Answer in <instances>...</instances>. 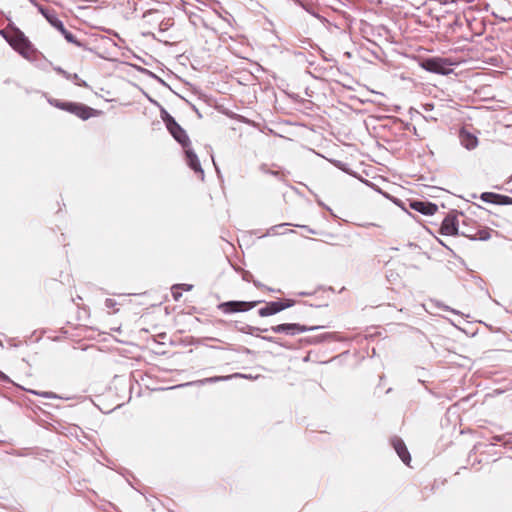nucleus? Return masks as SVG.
Returning <instances> with one entry per match:
<instances>
[{"label":"nucleus","instance_id":"obj_28","mask_svg":"<svg viewBox=\"0 0 512 512\" xmlns=\"http://www.w3.org/2000/svg\"><path fill=\"white\" fill-rule=\"evenodd\" d=\"M260 169H261V171H263L266 174H269V175H272L275 177L279 176V171L271 170V169L267 168V165H265V164H262Z\"/></svg>","mask_w":512,"mask_h":512},{"label":"nucleus","instance_id":"obj_20","mask_svg":"<svg viewBox=\"0 0 512 512\" xmlns=\"http://www.w3.org/2000/svg\"><path fill=\"white\" fill-rule=\"evenodd\" d=\"M507 435H508L507 433L503 434V435H494L492 437V441H493L492 444L494 445L495 443L501 442L505 448H510L511 449L512 448V441L511 440H505V437Z\"/></svg>","mask_w":512,"mask_h":512},{"label":"nucleus","instance_id":"obj_33","mask_svg":"<svg viewBox=\"0 0 512 512\" xmlns=\"http://www.w3.org/2000/svg\"><path fill=\"white\" fill-rule=\"evenodd\" d=\"M299 343H300V345H302V346H304V345H313V344H312V337H311V336H308V337L300 338V339H299Z\"/></svg>","mask_w":512,"mask_h":512},{"label":"nucleus","instance_id":"obj_16","mask_svg":"<svg viewBox=\"0 0 512 512\" xmlns=\"http://www.w3.org/2000/svg\"><path fill=\"white\" fill-rule=\"evenodd\" d=\"M234 327L238 332L256 337H259L258 333H265L269 331L268 328L255 327L238 321L235 322Z\"/></svg>","mask_w":512,"mask_h":512},{"label":"nucleus","instance_id":"obj_21","mask_svg":"<svg viewBox=\"0 0 512 512\" xmlns=\"http://www.w3.org/2000/svg\"><path fill=\"white\" fill-rule=\"evenodd\" d=\"M259 337L264 340V341H267V342H271V343H275L283 348H286V349H290L291 346L287 345L285 342H282L280 338H277V337H274V336H260Z\"/></svg>","mask_w":512,"mask_h":512},{"label":"nucleus","instance_id":"obj_30","mask_svg":"<svg viewBox=\"0 0 512 512\" xmlns=\"http://www.w3.org/2000/svg\"><path fill=\"white\" fill-rule=\"evenodd\" d=\"M242 279L246 282H252L254 277H253V274L248 271V270H243L242 271Z\"/></svg>","mask_w":512,"mask_h":512},{"label":"nucleus","instance_id":"obj_54","mask_svg":"<svg viewBox=\"0 0 512 512\" xmlns=\"http://www.w3.org/2000/svg\"><path fill=\"white\" fill-rule=\"evenodd\" d=\"M208 339H209V340H213V341H220L219 339H217V338H213V337H210V338H208Z\"/></svg>","mask_w":512,"mask_h":512},{"label":"nucleus","instance_id":"obj_55","mask_svg":"<svg viewBox=\"0 0 512 512\" xmlns=\"http://www.w3.org/2000/svg\"><path fill=\"white\" fill-rule=\"evenodd\" d=\"M29 1H30L32 4H34V5H38V4H37V2H36V0H29Z\"/></svg>","mask_w":512,"mask_h":512},{"label":"nucleus","instance_id":"obj_35","mask_svg":"<svg viewBox=\"0 0 512 512\" xmlns=\"http://www.w3.org/2000/svg\"><path fill=\"white\" fill-rule=\"evenodd\" d=\"M180 285V289H183L185 291H190L192 290L193 288V285L192 284H179Z\"/></svg>","mask_w":512,"mask_h":512},{"label":"nucleus","instance_id":"obj_49","mask_svg":"<svg viewBox=\"0 0 512 512\" xmlns=\"http://www.w3.org/2000/svg\"><path fill=\"white\" fill-rule=\"evenodd\" d=\"M503 21H507V22H511L512 23V17L506 19V18H502Z\"/></svg>","mask_w":512,"mask_h":512},{"label":"nucleus","instance_id":"obj_23","mask_svg":"<svg viewBox=\"0 0 512 512\" xmlns=\"http://www.w3.org/2000/svg\"><path fill=\"white\" fill-rule=\"evenodd\" d=\"M278 301L282 311L290 307H293L297 303V301L292 298L278 299Z\"/></svg>","mask_w":512,"mask_h":512},{"label":"nucleus","instance_id":"obj_12","mask_svg":"<svg viewBox=\"0 0 512 512\" xmlns=\"http://www.w3.org/2000/svg\"><path fill=\"white\" fill-rule=\"evenodd\" d=\"M479 199L485 203L499 206L512 205V197L495 192H482L479 195Z\"/></svg>","mask_w":512,"mask_h":512},{"label":"nucleus","instance_id":"obj_2","mask_svg":"<svg viewBox=\"0 0 512 512\" xmlns=\"http://www.w3.org/2000/svg\"><path fill=\"white\" fill-rule=\"evenodd\" d=\"M451 62L448 59L439 56H427L423 57L419 61V66L427 72L449 75L453 72L451 68Z\"/></svg>","mask_w":512,"mask_h":512},{"label":"nucleus","instance_id":"obj_25","mask_svg":"<svg viewBox=\"0 0 512 512\" xmlns=\"http://www.w3.org/2000/svg\"><path fill=\"white\" fill-rule=\"evenodd\" d=\"M70 81H72L77 86L88 87L86 81L82 80L76 73L72 74Z\"/></svg>","mask_w":512,"mask_h":512},{"label":"nucleus","instance_id":"obj_43","mask_svg":"<svg viewBox=\"0 0 512 512\" xmlns=\"http://www.w3.org/2000/svg\"><path fill=\"white\" fill-rule=\"evenodd\" d=\"M313 294V292H306V291H302V292H299L298 293V296H311Z\"/></svg>","mask_w":512,"mask_h":512},{"label":"nucleus","instance_id":"obj_19","mask_svg":"<svg viewBox=\"0 0 512 512\" xmlns=\"http://www.w3.org/2000/svg\"><path fill=\"white\" fill-rule=\"evenodd\" d=\"M461 235L465 236L473 241H475V240L487 241L491 237L489 228L480 229L477 231L476 234H465L464 232H461Z\"/></svg>","mask_w":512,"mask_h":512},{"label":"nucleus","instance_id":"obj_41","mask_svg":"<svg viewBox=\"0 0 512 512\" xmlns=\"http://www.w3.org/2000/svg\"><path fill=\"white\" fill-rule=\"evenodd\" d=\"M301 228L305 229L307 232L311 234H317V232L314 229L310 228L309 226L303 225L301 226Z\"/></svg>","mask_w":512,"mask_h":512},{"label":"nucleus","instance_id":"obj_9","mask_svg":"<svg viewBox=\"0 0 512 512\" xmlns=\"http://www.w3.org/2000/svg\"><path fill=\"white\" fill-rule=\"evenodd\" d=\"M407 202L410 209L425 216H432L438 210V206L428 200L413 198L408 199Z\"/></svg>","mask_w":512,"mask_h":512},{"label":"nucleus","instance_id":"obj_17","mask_svg":"<svg viewBox=\"0 0 512 512\" xmlns=\"http://www.w3.org/2000/svg\"><path fill=\"white\" fill-rule=\"evenodd\" d=\"M131 59H136V60H141L140 57H138L135 53H133L131 50H130V60ZM129 66H130V70L131 69H136L137 71L141 72L142 74H145V75H148L149 77H152L154 79H157L158 81H160L162 84L166 85V83L161 79L159 78L157 75H155L153 72H151L150 70L146 69V68H142L140 67L138 64L136 63H133L130 61L129 63Z\"/></svg>","mask_w":512,"mask_h":512},{"label":"nucleus","instance_id":"obj_45","mask_svg":"<svg viewBox=\"0 0 512 512\" xmlns=\"http://www.w3.org/2000/svg\"><path fill=\"white\" fill-rule=\"evenodd\" d=\"M424 107L426 111H430L433 109L434 105L431 103H426Z\"/></svg>","mask_w":512,"mask_h":512},{"label":"nucleus","instance_id":"obj_10","mask_svg":"<svg viewBox=\"0 0 512 512\" xmlns=\"http://www.w3.org/2000/svg\"><path fill=\"white\" fill-rule=\"evenodd\" d=\"M185 156V162L187 166L196 174L200 176L201 180H204L205 173L201 166L200 160L195 153L194 149L191 147V144L187 147H182Z\"/></svg>","mask_w":512,"mask_h":512},{"label":"nucleus","instance_id":"obj_6","mask_svg":"<svg viewBox=\"0 0 512 512\" xmlns=\"http://www.w3.org/2000/svg\"><path fill=\"white\" fill-rule=\"evenodd\" d=\"M264 302V300H253V301H238L230 300L221 302L217 305V309L224 314H233L238 312H247L255 308L257 305Z\"/></svg>","mask_w":512,"mask_h":512},{"label":"nucleus","instance_id":"obj_14","mask_svg":"<svg viewBox=\"0 0 512 512\" xmlns=\"http://www.w3.org/2000/svg\"><path fill=\"white\" fill-rule=\"evenodd\" d=\"M459 140L461 145L467 150H473L478 146L479 140L477 136L469 132L465 128H461L459 131Z\"/></svg>","mask_w":512,"mask_h":512},{"label":"nucleus","instance_id":"obj_58","mask_svg":"<svg viewBox=\"0 0 512 512\" xmlns=\"http://www.w3.org/2000/svg\"><path fill=\"white\" fill-rule=\"evenodd\" d=\"M129 486L131 487V489H133V490L135 489L134 486H132L131 482L129 483Z\"/></svg>","mask_w":512,"mask_h":512},{"label":"nucleus","instance_id":"obj_53","mask_svg":"<svg viewBox=\"0 0 512 512\" xmlns=\"http://www.w3.org/2000/svg\"><path fill=\"white\" fill-rule=\"evenodd\" d=\"M471 197L474 199L479 198V196H477L475 193L471 194Z\"/></svg>","mask_w":512,"mask_h":512},{"label":"nucleus","instance_id":"obj_11","mask_svg":"<svg viewBox=\"0 0 512 512\" xmlns=\"http://www.w3.org/2000/svg\"><path fill=\"white\" fill-rule=\"evenodd\" d=\"M232 378H250V376L242 373H234L226 376H211L204 379L187 382L182 386H204L206 384H215L218 382L228 381Z\"/></svg>","mask_w":512,"mask_h":512},{"label":"nucleus","instance_id":"obj_22","mask_svg":"<svg viewBox=\"0 0 512 512\" xmlns=\"http://www.w3.org/2000/svg\"><path fill=\"white\" fill-rule=\"evenodd\" d=\"M130 500H132L135 503H140L142 501H145V502L148 501L147 497L142 492H140L138 489H134L133 492H130Z\"/></svg>","mask_w":512,"mask_h":512},{"label":"nucleus","instance_id":"obj_46","mask_svg":"<svg viewBox=\"0 0 512 512\" xmlns=\"http://www.w3.org/2000/svg\"><path fill=\"white\" fill-rule=\"evenodd\" d=\"M54 70H55L57 73H59L60 75H61L62 73H64V71H65V70H64V69H62L61 67H55V68H54Z\"/></svg>","mask_w":512,"mask_h":512},{"label":"nucleus","instance_id":"obj_1","mask_svg":"<svg viewBox=\"0 0 512 512\" xmlns=\"http://www.w3.org/2000/svg\"><path fill=\"white\" fill-rule=\"evenodd\" d=\"M160 118L163 121L169 134L181 147H187L191 144L190 138L186 130L163 107L160 108Z\"/></svg>","mask_w":512,"mask_h":512},{"label":"nucleus","instance_id":"obj_60","mask_svg":"<svg viewBox=\"0 0 512 512\" xmlns=\"http://www.w3.org/2000/svg\"><path fill=\"white\" fill-rule=\"evenodd\" d=\"M507 434H508L509 436H512V432H508Z\"/></svg>","mask_w":512,"mask_h":512},{"label":"nucleus","instance_id":"obj_34","mask_svg":"<svg viewBox=\"0 0 512 512\" xmlns=\"http://www.w3.org/2000/svg\"><path fill=\"white\" fill-rule=\"evenodd\" d=\"M311 47L315 48V49L320 53V55L322 56V58H323L325 61H327V62H328V61H330V59H328V58L324 55V54H325V52L323 51V49H322V48H320L317 44H313V45H311Z\"/></svg>","mask_w":512,"mask_h":512},{"label":"nucleus","instance_id":"obj_7","mask_svg":"<svg viewBox=\"0 0 512 512\" xmlns=\"http://www.w3.org/2000/svg\"><path fill=\"white\" fill-rule=\"evenodd\" d=\"M439 233L446 236H457L461 235L459 231V221L457 217V211L453 210L449 212L441 222Z\"/></svg>","mask_w":512,"mask_h":512},{"label":"nucleus","instance_id":"obj_5","mask_svg":"<svg viewBox=\"0 0 512 512\" xmlns=\"http://www.w3.org/2000/svg\"><path fill=\"white\" fill-rule=\"evenodd\" d=\"M38 10L45 17V19L64 36V38L69 43L81 46V43L78 42L76 36L64 27L63 22L57 17V14L54 10L44 8L43 6H38Z\"/></svg>","mask_w":512,"mask_h":512},{"label":"nucleus","instance_id":"obj_39","mask_svg":"<svg viewBox=\"0 0 512 512\" xmlns=\"http://www.w3.org/2000/svg\"><path fill=\"white\" fill-rule=\"evenodd\" d=\"M317 203L319 206L323 207L324 209L332 213V209L329 206L325 205V203H323L321 200H317Z\"/></svg>","mask_w":512,"mask_h":512},{"label":"nucleus","instance_id":"obj_52","mask_svg":"<svg viewBox=\"0 0 512 512\" xmlns=\"http://www.w3.org/2000/svg\"><path fill=\"white\" fill-rule=\"evenodd\" d=\"M244 352L249 354V353H251V350L248 348H244Z\"/></svg>","mask_w":512,"mask_h":512},{"label":"nucleus","instance_id":"obj_50","mask_svg":"<svg viewBox=\"0 0 512 512\" xmlns=\"http://www.w3.org/2000/svg\"><path fill=\"white\" fill-rule=\"evenodd\" d=\"M193 109L198 113L199 117H201V114L199 113L198 109L196 108V106H193Z\"/></svg>","mask_w":512,"mask_h":512},{"label":"nucleus","instance_id":"obj_56","mask_svg":"<svg viewBox=\"0 0 512 512\" xmlns=\"http://www.w3.org/2000/svg\"><path fill=\"white\" fill-rule=\"evenodd\" d=\"M438 241H439V243H440L441 245H443V246L447 247V246L444 244V242H443V241H441V240H438Z\"/></svg>","mask_w":512,"mask_h":512},{"label":"nucleus","instance_id":"obj_29","mask_svg":"<svg viewBox=\"0 0 512 512\" xmlns=\"http://www.w3.org/2000/svg\"><path fill=\"white\" fill-rule=\"evenodd\" d=\"M394 204H396L398 207H400L402 210L407 211L406 203L403 202L401 199L396 197H391Z\"/></svg>","mask_w":512,"mask_h":512},{"label":"nucleus","instance_id":"obj_3","mask_svg":"<svg viewBox=\"0 0 512 512\" xmlns=\"http://www.w3.org/2000/svg\"><path fill=\"white\" fill-rule=\"evenodd\" d=\"M1 34L23 57H29V53L33 50L32 44L20 29L13 28L11 34L1 31Z\"/></svg>","mask_w":512,"mask_h":512},{"label":"nucleus","instance_id":"obj_13","mask_svg":"<svg viewBox=\"0 0 512 512\" xmlns=\"http://www.w3.org/2000/svg\"><path fill=\"white\" fill-rule=\"evenodd\" d=\"M390 444L397 453V455L399 456V458L402 460V462L408 465L411 461V455L403 439L398 436H393L390 439Z\"/></svg>","mask_w":512,"mask_h":512},{"label":"nucleus","instance_id":"obj_48","mask_svg":"<svg viewBox=\"0 0 512 512\" xmlns=\"http://www.w3.org/2000/svg\"><path fill=\"white\" fill-rule=\"evenodd\" d=\"M411 131L414 133V134H417V129L415 126L412 125L411 127Z\"/></svg>","mask_w":512,"mask_h":512},{"label":"nucleus","instance_id":"obj_36","mask_svg":"<svg viewBox=\"0 0 512 512\" xmlns=\"http://www.w3.org/2000/svg\"><path fill=\"white\" fill-rule=\"evenodd\" d=\"M0 380L3 382H7V383L11 382L10 378L1 371H0Z\"/></svg>","mask_w":512,"mask_h":512},{"label":"nucleus","instance_id":"obj_15","mask_svg":"<svg viewBox=\"0 0 512 512\" xmlns=\"http://www.w3.org/2000/svg\"><path fill=\"white\" fill-rule=\"evenodd\" d=\"M265 305L258 309V315L260 317H269L278 314L281 312V307L278 300L263 302Z\"/></svg>","mask_w":512,"mask_h":512},{"label":"nucleus","instance_id":"obj_26","mask_svg":"<svg viewBox=\"0 0 512 512\" xmlns=\"http://www.w3.org/2000/svg\"><path fill=\"white\" fill-rule=\"evenodd\" d=\"M48 102H49V104H51L52 106H54V107H56V108H58V109H61V110H63L64 108H66V107H65V105H66V103H67V102L60 101V100H58V99H54V98H49V99H48Z\"/></svg>","mask_w":512,"mask_h":512},{"label":"nucleus","instance_id":"obj_42","mask_svg":"<svg viewBox=\"0 0 512 512\" xmlns=\"http://www.w3.org/2000/svg\"><path fill=\"white\" fill-rule=\"evenodd\" d=\"M303 305H304V307L301 310L298 311L299 315H305L306 312H307V309H306L307 303L303 302Z\"/></svg>","mask_w":512,"mask_h":512},{"label":"nucleus","instance_id":"obj_8","mask_svg":"<svg viewBox=\"0 0 512 512\" xmlns=\"http://www.w3.org/2000/svg\"><path fill=\"white\" fill-rule=\"evenodd\" d=\"M64 111H67L71 114L76 115L82 120H87L91 117L97 116L100 114V111L93 109L87 105L77 102H67L65 105Z\"/></svg>","mask_w":512,"mask_h":512},{"label":"nucleus","instance_id":"obj_38","mask_svg":"<svg viewBox=\"0 0 512 512\" xmlns=\"http://www.w3.org/2000/svg\"><path fill=\"white\" fill-rule=\"evenodd\" d=\"M156 12H157L156 10H152V9L147 10V11H145V12L143 13L142 18H147L148 16H150V15H152V14L156 13Z\"/></svg>","mask_w":512,"mask_h":512},{"label":"nucleus","instance_id":"obj_44","mask_svg":"<svg viewBox=\"0 0 512 512\" xmlns=\"http://www.w3.org/2000/svg\"><path fill=\"white\" fill-rule=\"evenodd\" d=\"M61 75L65 77L67 80H70L72 77V74L67 71H64V73H62Z\"/></svg>","mask_w":512,"mask_h":512},{"label":"nucleus","instance_id":"obj_51","mask_svg":"<svg viewBox=\"0 0 512 512\" xmlns=\"http://www.w3.org/2000/svg\"><path fill=\"white\" fill-rule=\"evenodd\" d=\"M265 289H267L270 292H274L275 291L273 288H269V287H266V286H265Z\"/></svg>","mask_w":512,"mask_h":512},{"label":"nucleus","instance_id":"obj_31","mask_svg":"<svg viewBox=\"0 0 512 512\" xmlns=\"http://www.w3.org/2000/svg\"><path fill=\"white\" fill-rule=\"evenodd\" d=\"M286 225H289V224H288V223H282V224H278V225H274V226H272V227L268 230V232H267L265 235H263V237H265V236L269 235V234H270V232H273L274 234H277V233H278V232H277V230H278L279 228H281V227L286 226Z\"/></svg>","mask_w":512,"mask_h":512},{"label":"nucleus","instance_id":"obj_57","mask_svg":"<svg viewBox=\"0 0 512 512\" xmlns=\"http://www.w3.org/2000/svg\"><path fill=\"white\" fill-rule=\"evenodd\" d=\"M438 241H439V243H440L441 245H443V246L447 247V246L444 244V242H443V241H441V240H438Z\"/></svg>","mask_w":512,"mask_h":512},{"label":"nucleus","instance_id":"obj_40","mask_svg":"<svg viewBox=\"0 0 512 512\" xmlns=\"http://www.w3.org/2000/svg\"><path fill=\"white\" fill-rule=\"evenodd\" d=\"M252 283H253V284H254V286H255V287H257V288H265V285H264V284H262V283H261L260 281H258V280L253 279Z\"/></svg>","mask_w":512,"mask_h":512},{"label":"nucleus","instance_id":"obj_24","mask_svg":"<svg viewBox=\"0 0 512 512\" xmlns=\"http://www.w3.org/2000/svg\"><path fill=\"white\" fill-rule=\"evenodd\" d=\"M335 165H336V167H338L339 169H341L343 172H345L347 174H350V175L356 174L349 168L347 163H344L342 161H335Z\"/></svg>","mask_w":512,"mask_h":512},{"label":"nucleus","instance_id":"obj_18","mask_svg":"<svg viewBox=\"0 0 512 512\" xmlns=\"http://www.w3.org/2000/svg\"><path fill=\"white\" fill-rule=\"evenodd\" d=\"M312 337V344L318 345L324 342H330V341H339L340 337L336 332H326L319 335L311 336Z\"/></svg>","mask_w":512,"mask_h":512},{"label":"nucleus","instance_id":"obj_59","mask_svg":"<svg viewBox=\"0 0 512 512\" xmlns=\"http://www.w3.org/2000/svg\"><path fill=\"white\" fill-rule=\"evenodd\" d=\"M129 486L131 487V489H133V490L135 489L134 486H132L131 482L129 483Z\"/></svg>","mask_w":512,"mask_h":512},{"label":"nucleus","instance_id":"obj_4","mask_svg":"<svg viewBox=\"0 0 512 512\" xmlns=\"http://www.w3.org/2000/svg\"><path fill=\"white\" fill-rule=\"evenodd\" d=\"M326 325H304L300 323H281L278 325L271 326L269 331L276 334H285L288 336H295L304 332H311L326 328Z\"/></svg>","mask_w":512,"mask_h":512},{"label":"nucleus","instance_id":"obj_27","mask_svg":"<svg viewBox=\"0 0 512 512\" xmlns=\"http://www.w3.org/2000/svg\"><path fill=\"white\" fill-rule=\"evenodd\" d=\"M116 305H118V303H117L114 299L107 298V299L105 300V307H106L107 309H109V310H110V309H112V310H113V312H116V311H117V309L115 308V307H116Z\"/></svg>","mask_w":512,"mask_h":512},{"label":"nucleus","instance_id":"obj_37","mask_svg":"<svg viewBox=\"0 0 512 512\" xmlns=\"http://www.w3.org/2000/svg\"><path fill=\"white\" fill-rule=\"evenodd\" d=\"M400 122H401V124L403 126V130L411 131V127H412L411 123L403 122V121H400Z\"/></svg>","mask_w":512,"mask_h":512},{"label":"nucleus","instance_id":"obj_47","mask_svg":"<svg viewBox=\"0 0 512 512\" xmlns=\"http://www.w3.org/2000/svg\"><path fill=\"white\" fill-rule=\"evenodd\" d=\"M132 392H133L132 375L130 374V390H129L130 396L132 395Z\"/></svg>","mask_w":512,"mask_h":512},{"label":"nucleus","instance_id":"obj_32","mask_svg":"<svg viewBox=\"0 0 512 512\" xmlns=\"http://www.w3.org/2000/svg\"><path fill=\"white\" fill-rule=\"evenodd\" d=\"M179 289L180 285H173L172 287V295L175 300H178L182 296V293L179 292Z\"/></svg>","mask_w":512,"mask_h":512}]
</instances>
